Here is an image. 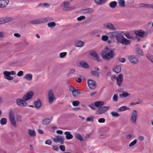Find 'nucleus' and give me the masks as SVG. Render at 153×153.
I'll list each match as a JSON object with an SVG mask.
<instances>
[{
    "label": "nucleus",
    "instance_id": "f257e3e1",
    "mask_svg": "<svg viewBox=\"0 0 153 153\" xmlns=\"http://www.w3.org/2000/svg\"><path fill=\"white\" fill-rule=\"evenodd\" d=\"M101 55L104 59L107 61L114 57V52L112 49L106 47L102 50Z\"/></svg>",
    "mask_w": 153,
    "mask_h": 153
},
{
    "label": "nucleus",
    "instance_id": "f03ea898",
    "mask_svg": "<svg viewBox=\"0 0 153 153\" xmlns=\"http://www.w3.org/2000/svg\"><path fill=\"white\" fill-rule=\"evenodd\" d=\"M9 118L12 125L16 127L17 125L15 120L14 112L12 108L10 109L9 110Z\"/></svg>",
    "mask_w": 153,
    "mask_h": 153
},
{
    "label": "nucleus",
    "instance_id": "7ed1b4c3",
    "mask_svg": "<svg viewBox=\"0 0 153 153\" xmlns=\"http://www.w3.org/2000/svg\"><path fill=\"white\" fill-rule=\"evenodd\" d=\"M137 117V111L136 110H133L130 120V123L134 124H136Z\"/></svg>",
    "mask_w": 153,
    "mask_h": 153
},
{
    "label": "nucleus",
    "instance_id": "20e7f679",
    "mask_svg": "<svg viewBox=\"0 0 153 153\" xmlns=\"http://www.w3.org/2000/svg\"><path fill=\"white\" fill-rule=\"evenodd\" d=\"M52 18H47L42 19H39L33 20L31 21L30 23L32 24H38L46 22L49 21L53 20Z\"/></svg>",
    "mask_w": 153,
    "mask_h": 153
},
{
    "label": "nucleus",
    "instance_id": "39448f33",
    "mask_svg": "<svg viewBox=\"0 0 153 153\" xmlns=\"http://www.w3.org/2000/svg\"><path fill=\"white\" fill-rule=\"evenodd\" d=\"M118 32L117 31H114L111 32H109L108 33V35L109 38L111 39L115 38L117 42L118 41L119 39V36L118 35Z\"/></svg>",
    "mask_w": 153,
    "mask_h": 153
},
{
    "label": "nucleus",
    "instance_id": "423d86ee",
    "mask_svg": "<svg viewBox=\"0 0 153 153\" xmlns=\"http://www.w3.org/2000/svg\"><path fill=\"white\" fill-rule=\"evenodd\" d=\"M88 84L89 87L91 89H94L97 87L96 82L92 79H89L88 81Z\"/></svg>",
    "mask_w": 153,
    "mask_h": 153
},
{
    "label": "nucleus",
    "instance_id": "0eeeda50",
    "mask_svg": "<svg viewBox=\"0 0 153 153\" xmlns=\"http://www.w3.org/2000/svg\"><path fill=\"white\" fill-rule=\"evenodd\" d=\"M69 89L72 92V94L74 97L77 96L81 93L79 90L75 89L74 86L69 87Z\"/></svg>",
    "mask_w": 153,
    "mask_h": 153
},
{
    "label": "nucleus",
    "instance_id": "6e6552de",
    "mask_svg": "<svg viewBox=\"0 0 153 153\" xmlns=\"http://www.w3.org/2000/svg\"><path fill=\"white\" fill-rule=\"evenodd\" d=\"M25 101L23 99L18 98L16 100V102L18 105L21 107H24L27 105V104Z\"/></svg>",
    "mask_w": 153,
    "mask_h": 153
},
{
    "label": "nucleus",
    "instance_id": "1a4fd4ad",
    "mask_svg": "<svg viewBox=\"0 0 153 153\" xmlns=\"http://www.w3.org/2000/svg\"><path fill=\"white\" fill-rule=\"evenodd\" d=\"M128 59L133 64H137L139 62V60L138 58L136 56L134 55H131L128 57Z\"/></svg>",
    "mask_w": 153,
    "mask_h": 153
},
{
    "label": "nucleus",
    "instance_id": "9d476101",
    "mask_svg": "<svg viewBox=\"0 0 153 153\" xmlns=\"http://www.w3.org/2000/svg\"><path fill=\"white\" fill-rule=\"evenodd\" d=\"M117 43H120L123 45H127L129 44V41L128 39H126L124 36L119 38Z\"/></svg>",
    "mask_w": 153,
    "mask_h": 153
},
{
    "label": "nucleus",
    "instance_id": "9b49d317",
    "mask_svg": "<svg viewBox=\"0 0 153 153\" xmlns=\"http://www.w3.org/2000/svg\"><path fill=\"white\" fill-rule=\"evenodd\" d=\"M64 138L60 135H57L53 138V141L55 143H59L63 144L64 142Z\"/></svg>",
    "mask_w": 153,
    "mask_h": 153
},
{
    "label": "nucleus",
    "instance_id": "f8f14e48",
    "mask_svg": "<svg viewBox=\"0 0 153 153\" xmlns=\"http://www.w3.org/2000/svg\"><path fill=\"white\" fill-rule=\"evenodd\" d=\"M48 102L50 104H51L54 100V96L52 90L48 91Z\"/></svg>",
    "mask_w": 153,
    "mask_h": 153
},
{
    "label": "nucleus",
    "instance_id": "ddd939ff",
    "mask_svg": "<svg viewBox=\"0 0 153 153\" xmlns=\"http://www.w3.org/2000/svg\"><path fill=\"white\" fill-rule=\"evenodd\" d=\"M103 26L104 27L112 30L115 31L117 30L116 28L111 23H105L103 25Z\"/></svg>",
    "mask_w": 153,
    "mask_h": 153
},
{
    "label": "nucleus",
    "instance_id": "4468645a",
    "mask_svg": "<svg viewBox=\"0 0 153 153\" xmlns=\"http://www.w3.org/2000/svg\"><path fill=\"white\" fill-rule=\"evenodd\" d=\"M34 94L33 92L32 91H30L28 92L22 97V99L26 101L31 99Z\"/></svg>",
    "mask_w": 153,
    "mask_h": 153
},
{
    "label": "nucleus",
    "instance_id": "2eb2a0df",
    "mask_svg": "<svg viewBox=\"0 0 153 153\" xmlns=\"http://www.w3.org/2000/svg\"><path fill=\"white\" fill-rule=\"evenodd\" d=\"M123 81V75L122 74H120L117 76L116 79V83L119 86H122Z\"/></svg>",
    "mask_w": 153,
    "mask_h": 153
},
{
    "label": "nucleus",
    "instance_id": "dca6fc26",
    "mask_svg": "<svg viewBox=\"0 0 153 153\" xmlns=\"http://www.w3.org/2000/svg\"><path fill=\"white\" fill-rule=\"evenodd\" d=\"M135 33L137 35H138L141 37H143L148 35L147 33H145V32L142 30H139L136 31Z\"/></svg>",
    "mask_w": 153,
    "mask_h": 153
},
{
    "label": "nucleus",
    "instance_id": "f3484780",
    "mask_svg": "<svg viewBox=\"0 0 153 153\" xmlns=\"http://www.w3.org/2000/svg\"><path fill=\"white\" fill-rule=\"evenodd\" d=\"M109 108V106H102L98 109V113L100 114H102L106 111Z\"/></svg>",
    "mask_w": 153,
    "mask_h": 153
},
{
    "label": "nucleus",
    "instance_id": "a211bd4d",
    "mask_svg": "<svg viewBox=\"0 0 153 153\" xmlns=\"http://www.w3.org/2000/svg\"><path fill=\"white\" fill-rule=\"evenodd\" d=\"M9 2V0H0V8L6 7L8 4Z\"/></svg>",
    "mask_w": 153,
    "mask_h": 153
},
{
    "label": "nucleus",
    "instance_id": "6ab92c4d",
    "mask_svg": "<svg viewBox=\"0 0 153 153\" xmlns=\"http://www.w3.org/2000/svg\"><path fill=\"white\" fill-rule=\"evenodd\" d=\"M90 55L95 58L96 60L98 62H101L102 59H100L97 53L94 51H92L90 53Z\"/></svg>",
    "mask_w": 153,
    "mask_h": 153
},
{
    "label": "nucleus",
    "instance_id": "aec40b11",
    "mask_svg": "<svg viewBox=\"0 0 153 153\" xmlns=\"http://www.w3.org/2000/svg\"><path fill=\"white\" fill-rule=\"evenodd\" d=\"M139 7H143L146 8H151L153 9V4H145L143 3H140L139 4Z\"/></svg>",
    "mask_w": 153,
    "mask_h": 153
},
{
    "label": "nucleus",
    "instance_id": "412c9836",
    "mask_svg": "<svg viewBox=\"0 0 153 153\" xmlns=\"http://www.w3.org/2000/svg\"><path fill=\"white\" fill-rule=\"evenodd\" d=\"M95 70H93L91 71V73L93 76H96L97 77L99 76V73L98 71L99 70V68L97 67L94 68Z\"/></svg>",
    "mask_w": 153,
    "mask_h": 153
},
{
    "label": "nucleus",
    "instance_id": "4be33fe9",
    "mask_svg": "<svg viewBox=\"0 0 153 153\" xmlns=\"http://www.w3.org/2000/svg\"><path fill=\"white\" fill-rule=\"evenodd\" d=\"M34 105L35 107L36 108L39 109L40 108L42 105L41 101L39 99H38L37 100L34 102Z\"/></svg>",
    "mask_w": 153,
    "mask_h": 153
},
{
    "label": "nucleus",
    "instance_id": "5701e85b",
    "mask_svg": "<svg viewBox=\"0 0 153 153\" xmlns=\"http://www.w3.org/2000/svg\"><path fill=\"white\" fill-rule=\"evenodd\" d=\"M85 44L84 42L81 40H77L74 43V45L78 47H83Z\"/></svg>",
    "mask_w": 153,
    "mask_h": 153
},
{
    "label": "nucleus",
    "instance_id": "b1692460",
    "mask_svg": "<svg viewBox=\"0 0 153 153\" xmlns=\"http://www.w3.org/2000/svg\"><path fill=\"white\" fill-rule=\"evenodd\" d=\"M3 74H4V78L5 79H7L8 80H12L13 79V77L10 76L8 71H4L3 72Z\"/></svg>",
    "mask_w": 153,
    "mask_h": 153
},
{
    "label": "nucleus",
    "instance_id": "393cba45",
    "mask_svg": "<svg viewBox=\"0 0 153 153\" xmlns=\"http://www.w3.org/2000/svg\"><path fill=\"white\" fill-rule=\"evenodd\" d=\"M137 55L138 56H143V53L142 50L140 48H137L136 50Z\"/></svg>",
    "mask_w": 153,
    "mask_h": 153
},
{
    "label": "nucleus",
    "instance_id": "a878e982",
    "mask_svg": "<svg viewBox=\"0 0 153 153\" xmlns=\"http://www.w3.org/2000/svg\"><path fill=\"white\" fill-rule=\"evenodd\" d=\"M81 66L82 68H89L88 64L85 61H82L80 62Z\"/></svg>",
    "mask_w": 153,
    "mask_h": 153
},
{
    "label": "nucleus",
    "instance_id": "bb28decb",
    "mask_svg": "<svg viewBox=\"0 0 153 153\" xmlns=\"http://www.w3.org/2000/svg\"><path fill=\"white\" fill-rule=\"evenodd\" d=\"M93 11V10L91 8L85 9L82 10V12L85 13L91 14Z\"/></svg>",
    "mask_w": 153,
    "mask_h": 153
},
{
    "label": "nucleus",
    "instance_id": "cd10ccee",
    "mask_svg": "<svg viewBox=\"0 0 153 153\" xmlns=\"http://www.w3.org/2000/svg\"><path fill=\"white\" fill-rule=\"evenodd\" d=\"M129 109V108L126 106H123L117 109V111H123L126 110H128Z\"/></svg>",
    "mask_w": 153,
    "mask_h": 153
},
{
    "label": "nucleus",
    "instance_id": "c85d7f7f",
    "mask_svg": "<svg viewBox=\"0 0 153 153\" xmlns=\"http://www.w3.org/2000/svg\"><path fill=\"white\" fill-rule=\"evenodd\" d=\"M95 3L98 5H102L104 4L108 0H94Z\"/></svg>",
    "mask_w": 153,
    "mask_h": 153
},
{
    "label": "nucleus",
    "instance_id": "c756f323",
    "mask_svg": "<svg viewBox=\"0 0 153 153\" xmlns=\"http://www.w3.org/2000/svg\"><path fill=\"white\" fill-rule=\"evenodd\" d=\"M121 70V67L119 65L116 66L113 69V71L116 73H120Z\"/></svg>",
    "mask_w": 153,
    "mask_h": 153
},
{
    "label": "nucleus",
    "instance_id": "7c9ffc66",
    "mask_svg": "<svg viewBox=\"0 0 153 153\" xmlns=\"http://www.w3.org/2000/svg\"><path fill=\"white\" fill-rule=\"evenodd\" d=\"M51 120L49 118H45L42 121V124L44 125H46L49 124L51 122Z\"/></svg>",
    "mask_w": 153,
    "mask_h": 153
},
{
    "label": "nucleus",
    "instance_id": "2f4dec72",
    "mask_svg": "<svg viewBox=\"0 0 153 153\" xmlns=\"http://www.w3.org/2000/svg\"><path fill=\"white\" fill-rule=\"evenodd\" d=\"M104 105V102L102 101H97L95 103V105L97 107H100Z\"/></svg>",
    "mask_w": 153,
    "mask_h": 153
},
{
    "label": "nucleus",
    "instance_id": "473e14b6",
    "mask_svg": "<svg viewBox=\"0 0 153 153\" xmlns=\"http://www.w3.org/2000/svg\"><path fill=\"white\" fill-rule=\"evenodd\" d=\"M125 1L124 0H118V3L119 6L122 7H125Z\"/></svg>",
    "mask_w": 153,
    "mask_h": 153
},
{
    "label": "nucleus",
    "instance_id": "72a5a7b5",
    "mask_svg": "<svg viewBox=\"0 0 153 153\" xmlns=\"http://www.w3.org/2000/svg\"><path fill=\"white\" fill-rule=\"evenodd\" d=\"M76 7L74 6H73L71 7H64L63 8V10L64 11H68L74 10L75 9Z\"/></svg>",
    "mask_w": 153,
    "mask_h": 153
},
{
    "label": "nucleus",
    "instance_id": "f704fd0d",
    "mask_svg": "<svg viewBox=\"0 0 153 153\" xmlns=\"http://www.w3.org/2000/svg\"><path fill=\"white\" fill-rule=\"evenodd\" d=\"M32 77L33 76L32 74H27L24 76V78L27 80H31L32 79Z\"/></svg>",
    "mask_w": 153,
    "mask_h": 153
},
{
    "label": "nucleus",
    "instance_id": "c9c22d12",
    "mask_svg": "<svg viewBox=\"0 0 153 153\" xmlns=\"http://www.w3.org/2000/svg\"><path fill=\"white\" fill-rule=\"evenodd\" d=\"M117 5V3L116 1H113L110 2L109 6L111 8H115Z\"/></svg>",
    "mask_w": 153,
    "mask_h": 153
},
{
    "label": "nucleus",
    "instance_id": "e433bc0d",
    "mask_svg": "<svg viewBox=\"0 0 153 153\" xmlns=\"http://www.w3.org/2000/svg\"><path fill=\"white\" fill-rule=\"evenodd\" d=\"M129 95V94L126 92L123 91L122 94H120L119 96L121 98H122L123 97H126Z\"/></svg>",
    "mask_w": 153,
    "mask_h": 153
},
{
    "label": "nucleus",
    "instance_id": "4c0bfd02",
    "mask_svg": "<svg viewBox=\"0 0 153 153\" xmlns=\"http://www.w3.org/2000/svg\"><path fill=\"white\" fill-rule=\"evenodd\" d=\"M47 25L50 28H53L56 26V24L55 22H52L48 23Z\"/></svg>",
    "mask_w": 153,
    "mask_h": 153
},
{
    "label": "nucleus",
    "instance_id": "58836bf2",
    "mask_svg": "<svg viewBox=\"0 0 153 153\" xmlns=\"http://www.w3.org/2000/svg\"><path fill=\"white\" fill-rule=\"evenodd\" d=\"M0 122L1 125H4L7 123V119L6 118H2L1 119Z\"/></svg>",
    "mask_w": 153,
    "mask_h": 153
},
{
    "label": "nucleus",
    "instance_id": "ea45409f",
    "mask_svg": "<svg viewBox=\"0 0 153 153\" xmlns=\"http://www.w3.org/2000/svg\"><path fill=\"white\" fill-rule=\"evenodd\" d=\"M111 114L114 117H118L120 115V114H119L117 112L113 111L111 112Z\"/></svg>",
    "mask_w": 153,
    "mask_h": 153
},
{
    "label": "nucleus",
    "instance_id": "a19ab883",
    "mask_svg": "<svg viewBox=\"0 0 153 153\" xmlns=\"http://www.w3.org/2000/svg\"><path fill=\"white\" fill-rule=\"evenodd\" d=\"M4 23L10 22L12 20V19L10 17H6L4 18Z\"/></svg>",
    "mask_w": 153,
    "mask_h": 153
},
{
    "label": "nucleus",
    "instance_id": "79ce46f5",
    "mask_svg": "<svg viewBox=\"0 0 153 153\" xmlns=\"http://www.w3.org/2000/svg\"><path fill=\"white\" fill-rule=\"evenodd\" d=\"M70 3L68 1H64L63 4V5L64 7H68L70 5Z\"/></svg>",
    "mask_w": 153,
    "mask_h": 153
},
{
    "label": "nucleus",
    "instance_id": "37998d69",
    "mask_svg": "<svg viewBox=\"0 0 153 153\" xmlns=\"http://www.w3.org/2000/svg\"><path fill=\"white\" fill-rule=\"evenodd\" d=\"M109 130V128L108 127H105L101 128V130L103 131L102 133H105L107 132Z\"/></svg>",
    "mask_w": 153,
    "mask_h": 153
},
{
    "label": "nucleus",
    "instance_id": "c03bdc74",
    "mask_svg": "<svg viewBox=\"0 0 153 153\" xmlns=\"http://www.w3.org/2000/svg\"><path fill=\"white\" fill-rule=\"evenodd\" d=\"M147 57L153 63V56L150 54H147Z\"/></svg>",
    "mask_w": 153,
    "mask_h": 153
},
{
    "label": "nucleus",
    "instance_id": "a18cd8bd",
    "mask_svg": "<svg viewBox=\"0 0 153 153\" xmlns=\"http://www.w3.org/2000/svg\"><path fill=\"white\" fill-rule=\"evenodd\" d=\"M109 37L108 36L103 35L101 37V39L103 41H106L108 40Z\"/></svg>",
    "mask_w": 153,
    "mask_h": 153
},
{
    "label": "nucleus",
    "instance_id": "49530a36",
    "mask_svg": "<svg viewBox=\"0 0 153 153\" xmlns=\"http://www.w3.org/2000/svg\"><path fill=\"white\" fill-rule=\"evenodd\" d=\"M73 105L74 106H78L80 104V102L78 100H76L72 102Z\"/></svg>",
    "mask_w": 153,
    "mask_h": 153
},
{
    "label": "nucleus",
    "instance_id": "de8ad7c7",
    "mask_svg": "<svg viewBox=\"0 0 153 153\" xmlns=\"http://www.w3.org/2000/svg\"><path fill=\"white\" fill-rule=\"evenodd\" d=\"M76 138L81 141H82L83 140L81 134H76Z\"/></svg>",
    "mask_w": 153,
    "mask_h": 153
},
{
    "label": "nucleus",
    "instance_id": "09e8293b",
    "mask_svg": "<svg viewBox=\"0 0 153 153\" xmlns=\"http://www.w3.org/2000/svg\"><path fill=\"white\" fill-rule=\"evenodd\" d=\"M118 97L117 94H114L113 97V100L114 101H117L118 100Z\"/></svg>",
    "mask_w": 153,
    "mask_h": 153
},
{
    "label": "nucleus",
    "instance_id": "8fccbe9b",
    "mask_svg": "<svg viewBox=\"0 0 153 153\" xmlns=\"http://www.w3.org/2000/svg\"><path fill=\"white\" fill-rule=\"evenodd\" d=\"M124 35L127 38L132 39L133 38V37L131 36L128 33H125Z\"/></svg>",
    "mask_w": 153,
    "mask_h": 153
},
{
    "label": "nucleus",
    "instance_id": "3c124183",
    "mask_svg": "<svg viewBox=\"0 0 153 153\" xmlns=\"http://www.w3.org/2000/svg\"><path fill=\"white\" fill-rule=\"evenodd\" d=\"M137 142V140H134L133 142L130 143L129 144V146L131 147L134 146L136 143Z\"/></svg>",
    "mask_w": 153,
    "mask_h": 153
},
{
    "label": "nucleus",
    "instance_id": "603ef678",
    "mask_svg": "<svg viewBox=\"0 0 153 153\" xmlns=\"http://www.w3.org/2000/svg\"><path fill=\"white\" fill-rule=\"evenodd\" d=\"M67 54V53L66 52H64L61 53L59 54V56L60 57L62 58L64 57Z\"/></svg>",
    "mask_w": 153,
    "mask_h": 153
},
{
    "label": "nucleus",
    "instance_id": "864d4df0",
    "mask_svg": "<svg viewBox=\"0 0 153 153\" xmlns=\"http://www.w3.org/2000/svg\"><path fill=\"white\" fill-rule=\"evenodd\" d=\"M75 72V70L74 68H71L70 69L68 75L73 74Z\"/></svg>",
    "mask_w": 153,
    "mask_h": 153
},
{
    "label": "nucleus",
    "instance_id": "5fc2aeb1",
    "mask_svg": "<svg viewBox=\"0 0 153 153\" xmlns=\"http://www.w3.org/2000/svg\"><path fill=\"white\" fill-rule=\"evenodd\" d=\"M66 138L67 140H70L72 139L73 136L72 134H66Z\"/></svg>",
    "mask_w": 153,
    "mask_h": 153
},
{
    "label": "nucleus",
    "instance_id": "6e6d98bb",
    "mask_svg": "<svg viewBox=\"0 0 153 153\" xmlns=\"http://www.w3.org/2000/svg\"><path fill=\"white\" fill-rule=\"evenodd\" d=\"M117 32H118V35L119 36V38L124 36H123L122 35V34L124 33V32L122 31H117Z\"/></svg>",
    "mask_w": 153,
    "mask_h": 153
},
{
    "label": "nucleus",
    "instance_id": "4d7b16f0",
    "mask_svg": "<svg viewBox=\"0 0 153 153\" xmlns=\"http://www.w3.org/2000/svg\"><path fill=\"white\" fill-rule=\"evenodd\" d=\"M94 120L93 117H89L87 118L86 121H93Z\"/></svg>",
    "mask_w": 153,
    "mask_h": 153
},
{
    "label": "nucleus",
    "instance_id": "13d9d810",
    "mask_svg": "<svg viewBox=\"0 0 153 153\" xmlns=\"http://www.w3.org/2000/svg\"><path fill=\"white\" fill-rule=\"evenodd\" d=\"M85 18V16H81L77 18V19L79 21H80L84 19Z\"/></svg>",
    "mask_w": 153,
    "mask_h": 153
},
{
    "label": "nucleus",
    "instance_id": "bf43d9fd",
    "mask_svg": "<svg viewBox=\"0 0 153 153\" xmlns=\"http://www.w3.org/2000/svg\"><path fill=\"white\" fill-rule=\"evenodd\" d=\"M119 60L120 62L122 63L125 62L126 61L125 59L124 58L120 57L119 59Z\"/></svg>",
    "mask_w": 153,
    "mask_h": 153
},
{
    "label": "nucleus",
    "instance_id": "052dcab7",
    "mask_svg": "<svg viewBox=\"0 0 153 153\" xmlns=\"http://www.w3.org/2000/svg\"><path fill=\"white\" fill-rule=\"evenodd\" d=\"M88 106L92 109L93 110L95 109V105H94L93 104H91L88 105Z\"/></svg>",
    "mask_w": 153,
    "mask_h": 153
},
{
    "label": "nucleus",
    "instance_id": "680f3d73",
    "mask_svg": "<svg viewBox=\"0 0 153 153\" xmlns=\"http://www.w3.org/2000/svg\"><path fill=\"white\" fill-rule=\"evenodd\" d=\"M105 121V120L104 118H101L98 120V122L100 123H104Z\"/></svg>",
    "mask_w": 153,
    "mask_h": 153
},
{
    "label": "nucleus",
    "instance_id": "e2e57ef3",
    "mask_svg": "<svg viewBox=\"0 0 153 153\" xmlns=\"http://www.w3.org/2000/svg\"><path fill=\"white\" fill-rule=\"evenodd\" d=\"M60 149L62 151L64 152L65 150V147L63 145H61L59 146Z\"/></svg>",
    "mask_w": 153,
    "mask_h": 153
},
{
    "label": "nucleus",
    "instance_id": "0e129e2a",
    "mask_svg": "<svg viewBox=\"0 0 153 153\" xmlns=\"http://www.w3.org/2000/svg\"><path fill=\"white\" fill-rule=\"evenodd\" d=\"M52 147L53 149L55 151H57L59 149L58 147L56 146L53 145Z\"/></svg>",
    "mask_w": 153,
    "mask_h": 153
},
{
    "label": "nucleus",
    "instance_id": "69168bd1",
    "mask_svg": "<svg viewBox=\"0 0 153 153\" xmlns=\"http://www.w3.org/2000/svg\"><path fill=\"white\" fill-rule=\"evenodd\" d=\"M23 72L22 71H20L17 74V75L19 76H21L23 75Z\"/></svg>",
    "mask_w": 153,
    "mask_h": 153
},
{
    "label": "nucleus",
    "instance_id": "338daca9",
    "mask_svg": "<svg viewBox=\"0 0 153 153\" xmlns=\"http://www.w3.org/2000/svg\"><path fill=\"white\" fill-rule=\"evenodd\" d=\"M51 143H52V142H51V141L49 140H47L45 142V143L46 144H48V145H51Z\"/></svg>",
    "mask_w": 153,
    "mask_h": 153
},
{
    "label": "nucleus",
    "instance_id": "774afa93",
    "mask_svg": "<svg viewBox=\"0 0 153 153\" xmlns=\"http://www.w3.org/2000/svg\"><path fill=\"white\" fill-rule=\"evenodd\" d=\"M117 77L116 76L114 75H112L111 76V79L112 80H113V79H117Z\"/></svg>",
    "mask_w": 153,
    "mask_h": 153
}]
</instances>
